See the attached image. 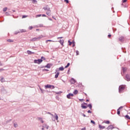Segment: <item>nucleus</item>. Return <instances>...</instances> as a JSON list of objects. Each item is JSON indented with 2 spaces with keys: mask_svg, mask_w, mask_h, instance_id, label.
Returning <instances> with one entry per match:
<instances>
[{
  "mask_svg": "<svg viewBox=\"0 0 130 130\" xmlns=\"http://www.w3.org/2000/svg\"><path fill=\"white\" fill-rule=\"evenodd\" d=\"M124 85H121L119 87V93H122L123 91L124 90Z\"/></svg>",
  "mask_w": 130,
  "mask_h": 130,
  "instance_id": "nucleus-1",
  "label": "nucleus"
},
{
  "mask_svg": "<svg viewBox=\"0 0 130 130\" xmlns=\"http://www.w3.org/2000/svg\"><path fill=\"white\" fill-rule=\"evenodd\" d=\"M42 61H43V60H42V59H38L34 60L35 63H38V64H40V63H41V62H42Z\"/></svg>",
  "mask_w": 130,
  "mask_h": 130,
  "instance_id": "nucleus-2",
  "label": "nucleus"
},
{
  "mask_svg": "<svg viewBox=\"0 0 130 130\" xmlns=\"http://www.w3.org/2000/svg\"><path fill=\"white\" fill-rule=\"evenodd\" d=\"M71 97H74V94L69 93L67 95V98L68 99H72V98H71Z\"/></svg>",
  "mask_w": 130,
  "mask_h": 130,
  "instance_id": "nucleus-3",
  "label": "nucleus"
},
{
  "mask_svg": "<svg viewBox=\"0 0 130 130\" xmlns=\"http://www.w3.org/2000/svg\"><path fill=\"white\" fill-rule=\"evenodd\" d=\"M43 9L44 10V11H46V12H48V11H50V8H49V7H48V6L44 7Z\"/></svg>",
  "mask_w": 130,
  "mask_h": 130,
  "instance_id": "nucleus-4",
  "label": "nucleus"
},
{
  "mask_svg": "<svg viewBox=\"0 0 130 130\" xmlns=\"http://www.w3.org/2000/svg\"><path fill=\"white\" fill-rule=\"evenodd\" d=\"M113 128H115V127L113 126L112 125H110L108 126V127L107 128V129H113Z\"/></svg>",
  "mask_w": 130,
  "mask_h": 130,
  "instance_id": "nucleus-5",
  "label": "nucleus"
},
{
  "mask_svg": "<svg viewBox=\"0 0 130 130\" xmlns=\"http://www.w3.org/2000/svg\"><path fill=\"white\" fill-rule=\"evenodd\" d=\"M126 80V81H130V74H127L125 76Z\"/></svg>",
  "mask_w": 130,
  "mask_h": 130,
  "instance_id": "nucleus-6",
  "label": "nucleus"
},
{
  "mask_svg": "<svg viewBox=\"0 0 130 130\" xmlns=\"http://www.w3.org/2000/svg\"><path fill=\"white\" fill-rule=\"evenodd\" d=\"M46 15L48 16H51V10H49L46 12Z\"/></svg>",
  "mask_w": 130,
  "mask_h": 130,
  "instance_id": "nucleus-7",
  "label": "nucleus"
},
{
  "mask_svg": "<svg viewBox=\"0 0 130 130\" xmlns=\"http://www.w3.org/2000/svg\"><path fill=\"white\" fill-rule=\"evenodd\" d=\"M124 40V38L123 37H120L119 38V41H120L121 42H123Z\"/></svg>",
  "mask_w": 130,
  "mask_h": 130,
  "instance_id": "nucleus-8",
  "label": "nucleus"
},
{
  "mask_svg": "<svg viewBox=\"0 0 130 130\" xmlns=\"http://www.w3.org/2000/svg\"><path fill=\"white\" fill-rule=\"evenodd\" d=\"M51 67V64L48 63L46 66L43 67V68H47V69H50Z\"/></svg>",
  "mask_w": 130,
  "mask_h": 130,
  "instance_id": "nucleus-9",
  "label": "nucleus"
},
{
  "mask_svg": "<svg viewBox=\"0 0 130 130\" xmlns=\"http://www.w3.org/2000/svg\"><path fill=\"white\" fill-rule=\"evenodd\" d=\"M55 74H56L55 75V79H57V78H58V76H59V72H57V73L55 72Z\"/></svg>",
  "mask_w": 130,
  "mask_h": 130,
  "instance_id": "nucleus-10",
  "label": "nucleus"
},
{
  "mask_svg": "<svg viewBox=\"0 0 130 130\" xmlns=\"http://www.w3.org/2000/svg\"><path fill=\"white\" fill-rule=\"evenodd\" d=\"M38 38H34L30 40V41H38Z\"/></svg>",
  "mask_w": 130,
  "mask_h": 130,
  "instance_id": "nucleus-11",
  "label": "nucleus"
},
{
  "mask_svg": "<svg viewBox=\"0 0 130 130\" xmlns=\"http://www.w3.org/2000/svg\"><path fill=\"white\" fill-rule=\"evenodd\" d=\"M71 82L72 84H75V83H76V80H75V79L72 78Z\"/></svg>",
  "mask_w": 130,
  "mask_h": 130,
  "instance_id": "nucleus-12",
  "label": "nucleus"
},
{
  "mask_svg": "<svg viewBox=\"0 0 130 130\" xmlns=\"http://www.w3.org/2000/svg\"><path fill=\"white\" fill-rule=\"evenodd\" d=\"M45 89H48V88H51V85L47 84L45 86Z\"/></svg>",
  "mask_w": 130,
  "mask_h": 130,
  "instance_id": "nucleus-13",
  "label": "nucleus"
},
{
  "mask_svg": "<svg viewBox=\"0 0 130 130\" xmlns=\"http://www.w3.org/2000/svg\"><path fill=\"white\" fill-rule=\"evenodd\" d=\"M27 53H28V54H34V53H35L31 51L27 50Z\"/></svg>",
  "mask_w": 130,
  "mask_h": 130,
  "instance_id": "nucleus-14",
  "label": "nucleus"
},
{
  "mask_svg": "<svg viewBox=\"0 0 130 130\" xmlns=\"http://www.w3.org/2000/svg\"><path fill=\"white\" fill-rule=\"evenodd\" d=\"M99 128H101V129H104L105 128V126H102L101 125H99Z\"/></svg>",
  "mask_w": 130,
  "mask_h": 130,
  "instance_id": "nucleus-15",
  "label": "nucleus"
},
{
  "mask_svg": "<svg viewBox=\"0 0 130 130\" xmlns=\"http://www.w3.org/2000/svg\"><path fill=\"white\" fill-rule=\"evenodd\" d=\"M81 107L83 108V109H87V106H84V104H81Z\"/></svg>",
  "mask_w": 130,
  "mask_h": 130,
  "instance_id": "nucleus-16",
  "label": "nucleus"
},
{
  "mask_svg": "<svg viewBox=\"0 0 130 130\" xmlns=\"http://www.w3.org/2000/svg\"><path fill=\"white\" fill-rule=\"evenodd\" d=\"M54 118H55L56 120H58V116H57L56 113H55Z\"/></svg>",
  "mask_w": 130,
  "mask_h": 130,
  "instance_id": "nucleus-17",
  "label": "nucleus"
},
{
  "mask_svg": "<svg viewBox=\"0 0 130 130\" xmlns=\"http://www.w3.org/2000/svg\"><path fill=\"white\" fill-rule=\"evenodd\" d=\"M87 107H89V108L90 109V110H92V104H89L87 105Z\"/></svg>",
  "mask_w": 130,
  "mask_h": 130,
  "instance_id": "nucleus-18",
  "label": "nucleus"
},
{
  "mask_svg": "<svg viewBox=\"0 0 130 130\" xmlns=\"http://www.w3.org/2000/svg\"><path fill=\"white\" fill-rule=\"evenodd\" d=\"M63 40H60L59 42L60 43L61 45H63Z\"/></svg>",
  "mask_w": 130,
  "mask_h": 130,
  "instance_id": "nucleus-19",
  "label": "nucleus"
},
{
  "mask_svg": "<svg viewBox=\"0 0 130 130\" xmlns=\"http://www.w3.org/2000/svg\"><path fill=\"white\" fill-rule=\"evenodd\" d=\"M38 119H39V120H40L41 121V122H42V123H43V122H44L43 120H42V118L39 117V118H38Z\"/></svg>",
  "mask_w": 130,
  "mask_h": 130,
  "instance_id": "nucleus-20",
  "label": "nucleus"
},
{
  "mask_svg": "<svg viewBox=\"0 0 130 130\" xmlns=\"http://www.w3.org/2000/svg\"><path fill=\"white\" fill-rule=\"evenodd\" d=\"M44 38V36H43L42 35H41V36H39V37H38V39L39 40H40V39H41V38Z\"/></svg>",
  "mask_w": 130,
  "mask_h": 130,
  "instance_id": "nucleus-21",
  "label": "nucleus"
},
{
  "mask_svg": "<svg viewBox=\"0 0 130 130\" xmlns=\"http://www.w3.org/2000/svg\"><path fill=\"white\" fill-rule=\"evenodd\" d=\"M64 70V68H63V67H61L59 68V71H63Z\"/></svg>",
  "mask_w": 130,
  "mask_h": 130,
  "instance_id": "nucleus-22",
  "label": "nucleus"
},
{
  "mask_svg": "<svg viewBox=\"0 0 130 130\" xmlns=\"http://www.w3.org/2000/svg\"><path fill=\"white\" fill-rule=\"evenodd\" d=\"M125 118H126L127 119H130V117H129V116H128V115H126L125 116Z\"/></svg>",
  "mask_w": 130,
  "mask_h": 130,
  "instance_id": "nucleus-23",
  "label": "nucleus"
},
{
  "mask_svg": "<svg viewBox=\"0 0 130 130\" xmlns=\"http://www.w3.org/2000/svg\"><path fill=\"white\" fill-rule=\"evenodd\" d=\"M78 90H75L74 92H73V93L75 94V95H77V94H78Z\"/></svg>",
  "mask_w": 130,
  "mask_h": 130,
  "instance_id": "nucleus-24",
  "label": "nucleus"
},
{
  "mask_svg": "<svg viewBox=\"0 0 130 130\" xmlns=\"http://www.w3.org/2000/svg\"><path fill=\"white\" fill-rule=\"evenodd\" d=\"M117 114H118V115H119L120 114V111L119 110V109H117Z\"/></svg>",
  "mask_w": 130,
  "mask_h": 130,
  "instance_id": "nucleus-25",
  "label": "nucleus"
},
{
  "mask_svg": "<svg viewBox=\"0 0 130 130\" xmlns=\"http://www.w3.org/2000/svg\"><path fill=\"white\" fill-rule=\"evenodd\" d=\"M126 70H127L126 68H122V71L123 73H125V72L126 71Z\"/></svg>",
  "mask_w": 130,
  "mask_h": 130,
  "instance_id": "nucleus-26",
  "label": "nucleus"
},
{
  "mask_svg": "<svg viewBox=\"0 0 130 130\" xmlns=\"http://www.w3.org/2000/svg\"><path fill=\"white\" fill-rule=\"evenodd\" d=\"M14 127H18V124L17 123H14Z\"/></svg>",
  "mask_w": 130,
  "mask_h": 130,
  "instance_id": "nucleus-27",
  "label": "nucleus"
},
{
  "mask_svg": "<svg viewBox=\"0 0 130 130\" xmlns=\"http://www.w3.org/2000/svg\"><path fill=\"white\" fill-rule=\"evenodd\" d=\"M70 63H68L67 65L65 67V69L69 68L70 67Z\"/></svg>",
  "mask_w": 130,
  "mask_h": 130,
  "instance_id": "nucleus-28",
  "label": "nucleus"
},
{
  "mask_svg": "<svg viewBox=\"0 0 130 130\" xmlns=\"http://www.w3.org/2000/svg\"><path fill=\"white\" fill-rule=\"evenodd\" d=\"M8 10V8H5L3 9V12H7V10Z\"/></svg>",
  "mask_w": 130,
  "mask_h": 130,
  "instance_id": "nucleus-29",
  "label": "nucleus"
},
{
  "mask_svg": "<svg viewBox=\"0 0 130 130\" xmlns=\"http://www.w3.org/2000/svg\"><path fill=\"white\" fill-rule=\"evenodd\" d=\"M105 123H107V124H109L110 122L109 121H105Z\"/></svg>",
  "mask_w": 130,
  "mask_h": 130,
  "instance_id": "nucleus-30",
  "label": "nucleus"
},
{
  "mask_svg": "<svg viewBox=\"0 0 130 130\" xmlns=\"http://www.w3.org/2000/svg\"><path fill=\"white\" fill-rule=\"evenodd\" d=\"M8 42H13L14 41L12 40L8 39L7 40Z\"/></svg>",
  "mask_w": 130,
  "mask_h": 130,
  "instance_id": "nucleus-31",
  "label": "nucleus"
},
{
  "mask_svg": "<svg viewBox=\"0 0 130 130\" xmlns=\"http://www.w3.org/2000/svg\"><path fill=\"white\" fill-rule=\"evenodd\" d=\"M1 81L2 83H4V82H5V78H2L1 79Z\"/></svg>",
  "mask_w": 130,
  "mask_h": 130,
  "instance_id": "nucleus-32",
  "label": "nucleus"
},
{
  "mask_svg": "<svg viewBox=\"0 0 130 130\" xmlns=\"http://www.w3.org/2000/svg\"><path fill=\"white\" fill-rule=\"evenodd\" d=\"M90 122H91V123H93V124H96V123H95V121H93L92 120H91L90 121Z\"/></svg>",
  "mask_w": 130,
  "mask_h": 130,
  "instance_id": "nucleus-33",
  "label": "nucleus"
},
{
  "mask_svg": "<svg viewBox=\"0 0 130 130\" xmlns=\"http://www.w3.org/2000/svg\"><path fill=\"white\" fill-rule=\"evenodd\" d=\"M41 16H42V15H41V14H39V15H36V17L38 18V17H41Z\"/></svg>",
  "mask_w": 130,
  "mask_h": 130,
  "instance_id": "nucleus-34",
  "label": "nucleus"
},
{
  "mask_svg": "<svg viewBox=\"0 0 130 130\" xmlns=\"http://www.w3.org/2000/svg\"><path fill=\"white\" fill-rule=\"evenodd\" d=\"M68 43H69V45H72V44H73V42H71V41H68Z\"/></svg>",
  "mask_w": 130,
  "mask_h": 130,
  "instance_id": "nucleus-35",
  "label": "nucleus"
},
{
  "mask_svg": "<svg viewBox=\"0 0 130 130\" xmlns=\"http://www.w3.org/2000/svg\"><path fill=\"white\" fill-rule=\"evenodd\" d=\"M54 42V41H52V40H48L46 41V42Z\"/></svg>",
  "mask_w": 130,
  "mask_h": 130,
  "instance_id": "nucleus-36",
  "label": "nucleus"
},
{
  "mask_svg": "<svg viewBox=\"0 0 130 130\" xmlns=\"http://www.w3.org/2000/svg\"><path fill=\"white\" fill-rule=\"evenodd\" d=\"M20 32H21V33H23V32H26V30H25V29H21V30H20Z\"/></svg>",
  "mask_w": 130,
  "mask_h": 130,
  "instance_id": "nucleus-37",
  "label": "nucleus"
},
{
  "mask_svg": "<svg viewBox=\"0 0 130 130\" xmlns=\"http://www.w3.org/2000/svg\"><path fill=\"white\" fill-rule=\"evenodd\" d=\"M76 55H79V51L76 50Z\"/></svg>",
  "mask_w": 130,
  "mask_h": 130,
  "instance_id": "nucleus-38",
  "label": "nucleus"
},
{
  "mask_svg": "<svg viewBox=\"0 0 130 130\" xmlns=\"http://www.w3.org/2000/svg\"><path fill=\"white\" fill-rule=\"evenodd\" d=\"M29 30H32V29H33V26H29Z\"/></svg>",
  "mask_w": 130,
  "mask_h": 130,
  "instance_id": "nucleus-39",
  "label": "nucleus"
},
{
  "mask_svg": "<svg viewBox=\"0 0 130 130\" xmlns=\"http://www.w3.org/2000/svg\"><path fill=\"white\" fill-rule=\"evenodd\" d=\"M48 114H50V115L52 116V117H53V114H51L50 112H48Z\"/></svg>",
  "mask_w": 130,
  "mask_h": 130,
  "instance_id": "nucleus-40",
  "label": "nucleus"
},
{
  "mask_svg": "<svg viewBox=\"0 0 130 130\" xmlns=\"http://www.w3.org/2000/svg\"><path fill=\"white\" fill-rule=\"evenodd\" d=\"M39 26V27H43V24H40Z\"/></svg>",
  "mask_w": 130,
  "mask_h": 130,
  "instance_id": "nucleus-41",
  "label": "nucleus"
},
{
  "mask_svg": "<svg viewBox=\"0 0 130 130\" xmlns=\"http://www.w3.org/2000/svg\"><path fill=\"white\" fill-rule=\"evenodd\" d=\"M64 2H65V3L67 4H69V0H64Z\"/></svg>",
  "mask_w": 130,
  "mask_h": 130,
  "instance_id": "nucleus-42",
  "label": "nucleus"
},
{
  "mask_svg": "<svg viewBox=\"0 0 130 130\" xmlns=\"http://www.w3.org/2000/svg\"><path fill=\"white\" fill-rule=\"evenodd\" d=\"M41 59H43L44 60H45V57L42 56V57H41Z\"/></svg>",
  "mask_w": 130,
  "mask_h": 130,
  "instance_id": "nucleus-43",
  "label": "nucleus"
},
{
  "mask_svg": "<svg viewBox=\"0 0 130 130\" xmlns=\"http://www.w3.org/2000/svg\"><path fill=\"white\" fill-rule=\"evenodd\" d=\"M3 71H5V69H0V73H1V72H3Z\"/></svg>",
  "mask_w": 130,
  "mask_h": 130,
  "instance_id": "nucleus-44",
  "label": "nucleus"
},
{
  "mask_svg": "<svg viewBox=\"0 0 130 130\" xmlns=\"http://www.w3.org/2000/svg\"><path fill=\"white\" fill-rule=\"evenodd\" d=\"M51 89H54L55 87L54 85H51Z\"/></svg>",
  "mask_w": 130,
  "mask_h": 130,
  "instance_id": "nucleus-45",
  "label": "nucleus"
},
{
  "mask_svg": "<svg viewBox=\"0 0 130 130\" xmlns=\"http://www.w3.org/2000/svg\"><path fill=\"white\" fill-rule=\"evenodd\" d=\"M26 17H27V16L23 15V16H22V19H24V18H26Z\"/></svg>",
  "mask_w": 130,
  "mask_h": 130,
  "instance_id": "nucleus-46",
  "label": "nucleus"
},
{
  "mask_svg": "<svg viewBox=\"0 0 130 130\" xmlns=\"http://www.w3.org/2000/svg\"><path fill=\"white\" fill-rule=\"evenodd\" d=\"M45 126H47V125L46 124H44L43 126V127H45Z\"/></svg>",
  "mask_w": 130,
  "mask_h": 130,
  "instance_id": "nucleus-47",
  "label": "nucleus"
},
{
  "mask_svg": "<svg viewBox=\"0 0 130 130\" xmlns=\"http://www.w3.org/2000/svg\"><path fill=\"white\" fill-rule=\"evenodd\" d=\"M88 113H92V111H90V110H88L87 111Z\"/></svg>",
  "mask_w": 130,
  "mask_h": 130,
  "instance_id": "nucleus-48",
  "label": "nucleus"
},
{
  "mask_svg": "<svg viewBox=\"0 0 130 130\" xmlns=\"http://www.w3.org/2000/svg\"><path fill=\"white\" fill-rule=\"evenodd\" d=\"M127 0H122V3H126Z\"/></svg>",
  "mask_w": 130,
  "mask_h": 130,
  "instance_id": "nucleus-49",
  "label": "nucleus"
},
{
  "mask_svg": "<svg viewBox=\"0 0 130 130\" xmlns=\"http://www.w3.org/2000/svg\"><path fill=\"white\" fill-rule=\"evenodd\" d=\"M81 130H86V127H84V128H81Z\"/></svg>",
  "mask_w": 130,
  "mask_h": 130,
  "instance_id": "nucleus-50",
  "label": "nucleus"
},
{
  "mask_svg": "<svg viewBox=\"0 0 130 130\" xmlns=\"http://www.w3.org/2000/svg\"><path fill=\"white\" fill-rule=\"evenodd\" d=\"M108 37L110 38V37H111V35H108Z\"/></svg>",
  "mask_w": 130,
  "mask_h": 130,
  "instance_id": "nucleus-51",
  "label": "nucleus"
},
{
  "mask_svg": "<svg viewBox=\"0 0 130 130\" xmlns=\"http://www.w3.org/2000/svg\"><path fill=\"white\" fill-rule=\"evenodd\" d=\"M40 89L41 90L42 93H43V90L41 88H40Z\"/></svg>",
  "mask_w": 130,
  "mask_h": 130,
  "instance_id": "nucleus-52",
  "label": "nucleus"
},
{
  "mask_svg": "<svg viewBox=\"0 0 130 130\" xmlns=\"http://www.w3.org/2000/svg\"><path fill=\"white\" fill-rule=\"evenodd\" d=\"M62 38H63L62 37H58V38H57V39H61Z\"/></svg>",
  "mask_w": 130,
  "mask_h": 130,
  "instance_id": "nucleus-53",
  "label": "nucleus"
},
{
  "mask_svg": "<svg viewBox=\"0 0 130 130\" xmlns=\"http://www.w3.org/2000/svg\"><path fill=\"white\" fill-rule=\"evenodd\" d=\"M82 116H84V117H86V115L85 114H82Z\"/></svg>",
  "mask_w": 130,
  "mask_h": 130,
  "instance_id": "nucleus-54",
  "label": "nucleus"
},
{
  "mask_svg": "<svg viewBox=\"0 0 130 130\" xmlns=\"http://www.w3.org/2000/svg\"><path fill=\"white\" fill-rule=\"evenodd\" d=\"M122 108H123V107H120L118 109H119V110L120 109H122Z\"/></svg>",
  "mask_w": 130,
  "mask_h": 130,
  "instance_id": "nucleus-55",
  "label": "nucleus"
},
{
  "mask_svg": "<svg viewBox=\"0 0 130 130\" xmlns=\"http://www.w3.org/2000/svg\"><path fill=\"white\" fill-rule=\"evenodd\" d=\"M42 16V17H46V15L45 14H43Z\"/></svg>",
  "mask_w": 130,
  "mask_h": 130,
  "instance_id": "nucleus-56",
  "label": "nucleus"
},
{
  "mask_svg": "<svg viewBox=\"0 0 130 130\" xmlns=\"http://www.w3.org/2000/svg\"><path fill=\"white\" fill-rule=\"evenodd\" d=\"M18 33H20V31L15 32V34H18Z\"/></svg>",
  "mask_w": 130,
  "mask_h": 130,
  "instance_id": "nucleus-57",
  "label": "nucleus"
},
{
  "mask_svg": "<svg viewBox=\"0 0 130 130\" xmlns=\"http://www.w3.org/2000/svg\"><path fill=\"white\" fill-rule=\"evenodd\" d=\"M47 126V127H46V129H48V128H49V126L48 125V126Z\"/></svg>",
  "mask_w": 130,
  "mask_h": 130,
  "instance_id": "nucleus-58",
  "label": "nucleus"
},
{
  "mask_svg": "<svg viewBox=\"0 0 130 130\" xmlns=\"http://www.w3.org/2000/svg\"><path fill=\"white\" fill-rule=\"evenodd\" d=\"M75 44L73 43V47H75Z\"/></svg>",
  "mask_w": 130,
  "mask_h": 130,
  "instance_id": "nucleus-59",
  "label": "nucleus"
},
{
  "mask_svg": "<svg viewBox=\"0 0 130 130\" xmlns=\"http://www.w3.org/2000/svg\"><path fill=\"white\" fill-rule=\"evenodd\" d=\"M6 15H7V16H9V13H8V12H6Z\"/></svg>",
  "mask_w": 130,
  "mask_h": 130,
  "instance_id": "nucleus-60",
  "label": "nucleus"
},
{
  "mask_svg": "<svg viewBox=\"0 0 130 130\" xmlns=\"http://www.w3.org/2000/svg\"><path fill=\"white\" fill-rule=\"evenodd\" d=\"M83 99H79V101H83Z\"/></svg>",
  "mask_w": 130,
  "mask_h": 130,
  "instance_id": "nucleus-61",
  "label": "nucleus"
},
{
  "mask_svg": "<svg viewBox=\"0 0 130 130\" xmlns=\"http://www.w3.org/2000/svg\"><path fill=\"white\" fill-rule=\"evenodd\" d=\"M49 20L50 21H52V19L51 18H49Z\"/></svg>",
  "mask_w": 130,
  "mask_h": 130,
  "instance_id": "nucleus-62",
  "label": "nucleus"
},
{
  "mask_svg": "<svg viewBox=\"0 0 130 130\" xmlns=\"http://www.w3.org/2000/svg\"><path fill=\"white\" fill-rule=\"evenodd\" d=\"M74 43L75 44V41H73L72 44H74Z\"/></svg>",
  "mask_w": 130,
  "mask_h": 130,
  "instance_id": "nucleus-63",
  "label": "nucleus"
},
{
  "mask_svg": "<svg viewBox=\"0 0 130 130\" xmlns=\"http://www.w3.org/2000/svg\"><path fill=\"white\" fill-rule=\"evenodd\" d=\"M36 31H39V29L38 28L36 29Z\"/></svg>",
  "mask_w": 130,
  "mask_h": 130,
  "instance_id": "nucleus-64",
  "label": "nucleus"
}]
</instances>
